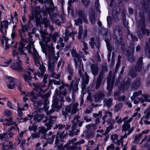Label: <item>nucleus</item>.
Wrapping results in <instances>:
<instances>
[{
	"label": "nucleus",
	"mask_w": 150,
	"mask_h": 150,
	"mask_svg": "<svg viewBox=\"0 0 150 150\" xmlns=\"http://www.w3.org/2000/svg\"><path fill=\"white\" fill-rule=\"evenodd\" d=\"M46 116L45 119L42 122L45 123V125L47 127L46 129L43 126H41L39 127L38 133L41 137V138L46 139L47 134L46 133L47 130L50 129L54 122L56 121V119L57 118L56 116H53L52 115H49L48 117Z\"/></svg>",
	"instance_id": "obj_1"
},
{
	"label": "nucleus",
	"mask_w": 150,
	"mask_h": 150,
	"mask_svg": "<svg viewBox=\"0 0 150 150\" xmlns=\"http://www.w3.org/2000/svg\"><path fill=\"white\" fill-rule=\"evenodd\" d=\"M140 19L139 21L142 23L140 28H138V30L137 31V35L138 38H142L143 37V35L145 34L146 32L147 35L149 36L150 32L149 29H145V23L144 16V14H142L139 15Z\"/></svg>",
	"instance_id": "obj_2"
},
{
	"label": "nucleus",
	"mask_w": 150,
	"mask_h": 150,
	"mask_svg": "<svg viewBox=\"0 0 150 150\" xmlns=\"http://www.w3.org/2000/svg\"><path fill=\"white\" fill-rule=\"evenodd\" d=\"M74 61L76 68H77L78 65V73L80 77L82 78V82L88 84L89 81V76L86 72H84L83 63H81V62L80 61L79 63L78 64L76 58L74 59Z\"/></svg>",
	"instance_id": "obj_3"
},
{
	"label": "nucleus",
	"mask_w": 150,
	"mask_h": 150,
	"mask_svg": "<svg viewBox=\"0 0 150 150\" xmlns=\"http://www.w3.org/2000/svg\"><path fill=\"white\" fill-rule=\"evenodd\" d=\"M33 86H34V89L39 94L42 99L44 100V105H46L48 104L49 101L48 100V98L50 96V93H47L46 94H42L45 91L42 89V88L45 86V85L34 83Z\"/></svg>",
	"instance_id": "obj_4"
},
{
	"label": "nucleus",
	"mask_w": 150,
	"mask_h": 150,
	"mask_svg": "<svg viewBox=\"0 0 150 150\" xmlns=\"http://www.w3.org/2000/svg\"><path fill=\"white\" fill-rule=\"evenodd\" d=\"M40 11L39 6L33 7L32 10V15L29 16L30 19V20H33L36 22V25L37 27L40 26L41 25L40 18Z\"/></svg>",
	"instance_id": "obj_5"
},
{
	"label": "nucleus",
	"mask_w": 150,
	"mask_h": 150,
	"mask_svg": "<svg viewBox=\"0 0 150 150\" xmlns=\"http://www.w3.org/2000/svg\"><path fill=\"white\" fill-rule=\"evenodd\" d=\"M108 71L107 66L104 64L102 66V69L97 77L95 83V88L98 89L100 87L104 79L105 73Z\"/></svg>",
	"instance_id": "obj_6"
},
{
	"label": "nucleus",
	"mask_w": 150,
	"mask_h": 150,
	"mask_svg": "<svg viewBox=\"0 0 150 150\" xmlns=\"http://www.w3.org/2000/svg\"><path fill=\"white\" fill-rule=\"evenodd\" d=\"M52 42L51 46L48 45L47 46L48 49H46L45 50V52H44L43 53L45 54L46 56H47L49 60L57 61L58 59L59 52H58L56 53L57 56H55L54 47L52 45Z\"/></svg>",
	"instance_id": "obj_7"
},
{
	"label": "nucleus",
	"mask_w": 150,
	"mask_h": 150,
	"mask_svg": "<svg viewBox=\"0 0 150 150\" xmlns=\"http://www.w3.org/2000/svg\"><path fill=\"white\" fill-rule=\"evenodd\" d=\"M78 104L76 103L74 104H71L66 106L65 108L62 109V114L64 116L65 118L67 117L69 115L68 113L71 112V114H75L76 112L77 107Z\"/></svg>",
	"instance_id": "obj_8"
},
{
	"label": "nucleus",
	"mask_w": 150,
	"mask_h": 150,
	"mask_svg": "<svg viewBox=\"0 0 150 150\" xmlns=\"http://www.w3.org/2000/svg\"><path fill=\"white\" fill-rule=\"evenodd\" d=\"M76 79L74 83V80H72L70 83L69 88L68 89L69 91H72V96L73 99H74L76 96L75 93L79 90L78 85L80 80V78H77L76 77H74Z\"/></svg>",
	"instance_id": "obj_9"
},
{
	"label": "nucleus",
	"mask_w": 150,
	"mask_h": 150,
	"mask_svg": "<svg viewBox=\"0 0 150 150\" xmlns=\"http://www.w3.org/2000/svg\"><path fill=\"white\" fill-rule=\"evenodd\" d=\"M33 52L32 53L33 57L34 59L35 64L36 66L39 67V69L40 71L42 74H44L46 71V69L45 66L42 64L41 65L40 64L39 60L40 57L36 50L33 49Z\"/></svg>",
	"instance_id": "obj_10"
},
{
	"label": "nucleus",
	"mask_w": 150,
	"mask_h": 150,
	"mask_svg": "<svg viewBox=\"0 0 150 150\" xmlns=\"http://www.w3.org/2000/svg\"><path fill=\"white\" fill-rule=\"evenodd\" d=\"M24 36L25 38L24 39H25V42L26 40H28L30 42L26 47V48L27 49L29 53H31L32 54V53L33 52V49H35V50H36L34 46V43L33 42L32 39L33 36L31 35L30 33H28V34H25Z\"/></svg>",
	"instance_id": "obj_11"
},
{
	"label": "nucleus",
	"mask_w": 150,
	"mask_h": 150,
	"mask_svg": "<svg viewBox=\"0 0 150 150\" xmlns=\"http://www.w3.org/2000/svg\"><path fill=\"white\" fill-rule=\"evenodd\" d=\"M34 69L28 66L25 70V72L23 75V77L25 82L30 83L32 79V75L34 74Z\"/></svg>",
	"instance_id": "obj_12"
},
{
	"label": "nucleus",
	"mask_w": 150,
	"mask_h": 150,
	"mask_svg": "<svg viewBox=\"0 0 150 150\" xmlns=\"http://www.w3.org/2000/svg\"><path fill=\"white\" fill-rule=\"evenodd\" d=\"M51 18L52 22L56 23L58 25H60L64 20L63 16L56 13H53L51 16Z\"/></svg>",
	"instance_id": "obj_13"
},
{
	"label": "nucleus",
	"mask_w": 150,
	"mask_h": 150,
	"mask_svg": "<svg viewBox=\"0 0 150 150\" xmlns=\"http://www.w3.org/2000/svg\"><path fill=\"white\" fill-rule=\"evenodd\" d=\"M83 27L82 25H79V32L78 35V38L80 42L84 41V40L87 36V31L86 29H85L83 33Z\"/></svg>",
	"instance_id": "obj_14"
},
{
	"label": "nucleus",
	"mask_w": 150,
	"mask_h": 150,
	"mask_svg": "<svg viewBox=\"0 0 150 150\" xmlns=\"http://www.w3.org/2000/svg\"><path fill=\"white\" fill-rule=\"evenodd\" d=\"M134 49L133 48L131 49V50H127V54L126 55L127 59L129 62L132 63L136 60L135 57L134 56Z\"/></svg>",
	"instance_id": "obj_15"
},
{
	"label": "nucleus",
	"mask_w": 150,
	"mask_h": 150,
	"mask_svg": "<svg viewBox=\"0 0 150 150\" xmlns=\"http://www.w3.org/2000/svg\"><path fill=\"white\" fill-rule=\"evenodd\" d=\"M114 35L117 39V36H122V28L120 24L115 25L113 29Z\"/></svg>",
	"instance_id": "obj_16"
},
{
	"label": "nucleus",
	"mask_w": 150,
	"mask_h": 150,
	"mask_svg": "<svg viewBox=\"0 0 150 150\" xmlns=\"http://www.w3.org/2000/svg\"><path fill=\"white\" fill-rule=\"evenodd\" d=\"M4 114L5 116L10 117L9 119H6V120L7 123L4 124L6 126H9L15 124V122L12 120V115L11 112L8 110H6L4 111Z\"/></svg>",
	"instance_id": "obj_17"
},
{
	"label": "nucleus",
	"mask_w": 150,
	"mask_h": 150,
	"mask_svg": "<svg viewBox=\"0 0 150 150\" xmlns=\"http://www.w3.org/2000/svg\"><path fill=\"white\" fill-rule=\"evenodd\" d=\"M143 58L142 57H140L136 62L134 69L137 72H140L143 67Z\"/></svg>",
	"instance_id": "obj_18"
},
{
	"label": "nucleus",
	"mask_w": 150,
	"mask_h": 150,
	"mask_svg": "<svg viewBox=\"0 0 150 150\" xmlns=\"http://www.w3.org/2000/svg\"><path fill=\"white\" fill-rule=\"evenodd\" d=\"M22 28L18 30V32L21 37V41H25V39L23 35H24L25 34V32L28 31V26L26 25H23L21 24Z\"/></svg>",
	"instance_id": "obj_19"
},
{
	"label": "nucleus",
	"mask_w": 150,
	"mask_h": 150,
	"mask_svg": "<svg viewBox=\"0 0 150 150\" xmlns=\"http://www.w3.org/2000/svg\"><path fill=\"white\" fill-rule=\"evenodd\" d=\"M105 96V92L104 91H99L95 94L94 96L95 102H99Z\"/></svg>",
	"instance_id": "obj_20"
},
{
	"label": "nucleus",
	"mask_w": 150,
	"mask_h": 150,
	"mask_svg": "<svg viewBox=\"0 0 150 150\" xmlns=\"http://www.w3.org/2000/svg\"><path fill=\"white\" fill-rule=\"evenodd\" d=\"M106 122L110 126L109 127H107L105 132L103 133V134L104 135H106L110 130L113 129V127L112 126L115 124V121L112 118H110L107 120Z\"/></svg>",
	"instance_id": "obj_21"
},
{
	"label": "nucleus",
	"mask_w": 150,
	"mask_h": 150,
	"mask_svg": "<svg viewBox=\"0 0 150 150\" xmlns=\"http://www.w3.org/2000/svg\"><path fill=\"white\" fill-rule=\"evenodd\" d=\"M9 24L8 21L6 20L3 21L1 23L0 31L3 34L6 33V30L8 28Z\"/></svg>",
	"instance_id": "obj_22"
},
{
	"label": "nucleus",
	"mask_w": 150,
	"mask_h": 150,
	"mask_svg": "<svg viewBox=\"0 0 150 150\" xmlns=\"http://www.w3.org/2000/svg\"><path fill=\"white\" fill-rule=\"evenodd\" d=\"M141 84V80L139 78H137L131 85V90H137L139 88Z\"/></svg>",
	"instance_id": "obj_23"
},
{
	"label": "nucleus",
	"mask_w": 150,
	"mask_h": 150,
	"mask_svg": "<svg viewBox=\"0 0 150 150\" xmlns=\"http://www.w3.org/2000/svg\"><path fill=\"white\" fill-rule=\"evenodd\" d=\"M90 69L91 72L94 76H97L98 74L99 70V67L98 65L91 64L90 65Z\"/></svg>",
	"instance_id": "obj_24"
},
{
	"label": "nucleus",
	"mask_w": 150,
	"mask_h": 150,
	"mask_svg": "<svg viewBox=\"0 0 150 150\" xmlns=\"http://www.w3.org/2000/svg\"><path fill=\"white\" fill-rule=\"evenodd\" d=\"M131 80L130 78H128L123 84L121 86V88L123 91H127L129 88L131 84Z\"/></svg>",
	"instance_id": "obj_25"
},
{
	"label": "nucleus",
	"mask_w": 150,
	"mask_h": 150,
	"mask_svg": "<svg viewBox=\"0 0 150 150\" xmlns=\"http://www.w3.org/2000/svg\"><path fill=\"white\" fill-rule=\"evenodd\" d=\"M22 62L21 61H17L16 62V64L12 63L11 65V67L13 69L20 71L23 69L22 66Z\"/></svg>",
	"instance_id": "obj_26"
},
{
	"label": "nucleus",
	"mask_w": 150,
	"mask_h": 150,
	"mask_svg": "<svg viewBox=\"0 0 150 150\" xmlns=\"http://www.w3.org/2000/svg\"><path fill=\"white\" fill-rule=\"evenodd\" d=\"M42 38V40L45 43H48L51 40V36L43 32H40Z\"/></svg>",
	"instance_id": "obj_27"
},
{
	"label": "nucleus",
	"mask_w": 150,
	"mask_h": 150,
	"mask_svg": "<svg viewBox=\"0 0 150 150\" xmlns=\"http://www.w3.org/2000/svg\"><path fill=\"white\" fill-rule=\"evenodd\" d=\"M79 18H81L83 21L86 24L88 23V20L87 19V15L83 11L79 10L77 12Z\"/></svg>",
	"instance_id": "obj_28"
},
{
	"label": "nucleus",
	"mask_w": 150,
	"mask_h": 150,
	"mask_svg": "<svg viewBox=\"0 0 150 150\" xmlns=\"http://www.w3.org/2000/svg\"><path fill=\"white\" fill-rule=\"evenodd\" d=\"M8 78L9 81L7 84V86L9 89H12L15 87V83L16 82V80L15 78L11 77H8Z\"/></svg>",
	"instance_id": "obj_29"
},
{
	"label": "nucleus",
	"mask_w": 150,
	"mask_h": 150,
	"mask_svg": "<svg viewBox=\"0 0 150 150\" xmlns=\"http://www.w3.org/2000/svg\"><path fill=\"white\" fill-rule=\"evenodd\" d=\"M67 71L68 74L67 79L68 80L71 81L72 79L74 72L72 67L69 64H68L67 66Z\"/></svg>",
	"instance_id": "obj_30"
},
{
	"label": "nucleus",
	"mask_w": 150,
	"mask_h": 150,
	"mask_svg": "<svg viewBox=\"0 0 150 150\" xmlns=\"http://www.w3.org/2000/svg\"><path fill=\"white\" fill-rule=\"evenodd\" d=\"M25 41H21L18 45L19 54L20 55H22L23 57L24 55L25 54H26L24 52L23 50V49L24 48L26 49V47H25Z\"/></svg>",
	"instance_id": "obj_31"
},
{
	"label": "nucleus",
	"mask_w": 150,
	"mask_h": 150,
	"mask_svg": "<svg viewBox=\"0 0 150 150\" xmlns=\"http://www.w3.org/2000/svg\"><path fill=\"white\" fill-rule=\"evenodd\" d=\"M89 43L92 49H93L94 48V45H95L96 47L98 49V50L99 49L100 46V42L99 41H98L97 42L95 43V39L94 38L92 37L90 39V41Z\"/></svg>",
	"instance_id": "obj_32"
},
{
	"label": "nucleus",
	"mask_w": 150,
	"mask_h": 150,
	"mask_svg": "<svg viewBox=\"0 0 150 150\" xmlns=\"http://www.w3.org/2000/svg\"><path fill=\"white\" fill-rule=\"evenodd\" d=\"M105 41L106 42L107 48L108 51V61L109 62L110 61L111 53L112 50V47L108 40H105Z\"/></svg>",
	"instance_id": "obj_33"
},
{
	"label": "nucleus",
	"mask_w": 150,
	"mask_h": 150,
	"mask_svg": "<svg viewBox=\"0 0 150 150\" xmlns=\"http://www.w3.org/2000/svg\"><path fill=\"white\" fill-rule=\"evenodd\" d=\"M113 99L112 98H105L103 100V106H106L108 108H110L113 104Z\"/></svg>",
	"instance_id": "obj_34"
},
{
	"label": "nucleus",
	"mask_w": 150,
	"mask_h": 150,
	"mask_svg": "<svg viewBox=\"0 0 150 150\" xmlns=\"http://www.w3.org/2000/svg\"><path fill=\"white\" fill-rule=\"evenodd\" d=\"M59 89L60 93V94L59 95V97L60 98L61 102H64V97L61 96V95H62L64 96H66L67 94V90L66 89L64 88H62L61 86L59 87Z\"/></svg>",
	"instance_id": "obj_35"
},
{
	"label": "nucleus",
	"mask_w": 150,
	"mask_h": 150,
	"mask_svg": "<svg viewBox=\"0 0 150 150\" xmlns=\"http://www.w3.org/2000/svg\"><path fill=\"white\" fill-rule=\"evenodd\" d=\"M52 60H49L48 63V71L50 73H53L54 72L55 62L56 61H53L52 62Z\"/></svg>",
	"instance_id": "obj_36"
},
{
	"label": "nucleus",
	"mask_w": 150,
	"mask_h": 150,
	"mask_svg": "<svg viewBox=\"0 0 150 150\" xmlns=\"http://www.w3.org/2000/svg\"><path fill=\"white\" fill-rule=\"evenodd\" d=\"M86 131L88 132H93L97 129L96 124H90L86 125Z\"/></svg>",
	"instance_id": "obj_37"
},
{
	"label": "nucleus",
	"mask_w": 150,
	"mask_h": 150,
	"mask_svg": "<svg viewBox=\"0 0 150 150\" xmlns=\"http://www.w3.org/2000/svg\"><path fill=\"white\" fill-rule=\"evenodd\" d=\"M35 115L34 116L33 119L36 122H39L42 120L44 117V115L43 114H37L35 113Z\"/></svg>",
	"instance_id": "obj_38"
},
{
	"label": "nucleus",
	"mask_w": 150,
	"mask_h": 150,
	"mask_svg": "<svg viewBox=\"0 0 150 150\" xmlns=\"http://www.w3.org/2000/svg\"><path fill=\"white\" fill-rule=\"evenodd\" d=\"M143 97L139 98L138 100L139 102L143 103L145 101L150 102V98L148 99L150 97V96L146 94L143 95H142Z\"/></svg>",
	"instance_id": "obj_39"
},
{
	"label": "nucleus",
	"mask_w": 150,
	"mask_h": 150,
	"mask_svg": "<svg viewBox=\"0 0 150 150\" xmlns=\"http://www.w3.org/2000/svg\"><path fill=\"white\" fill-rule=\"evenodd\" d=\"M30 125L28 127V130L30 131L36 132L38 129V126L35 123H33L31 121H30Z\"/></svg>",
	"instance_id": "obj_40"
},
{
	"label": "nucleus",
	"mask_w": 150,
	"mask_h": 150,
	"mask_svg": "<svg viewBox=\"0 0 150 150\" xmlns=\"http://www.w3.org/2000/svg\"><path fill=\"white\" fill-rule=\"evenodd\" d=\"M89 20L90 22L92 24H94L96 22L95 14L93 11L91 10L89 13Z\"/></svg>",
	"instance_id": "obj_41"
},
{
	"label": "nucleus",
	"mask_w": 150,
	"mask_h": 150,
	"mask_svg": "<svg viewBox=\"0 0 150 150\" xmlns=\"http://www.w3.org/2000/svg\"><path fill=\"white\" fill-rule=\"evenodd\" d=\"M44 3H45V7H46V4H49V6L50 8L51 9L52 11L54 10V4L52 2V0H45Z\"/></svg>",
	"instance_id": "obj_42"
},
{
	"label": "nucleus",
	"mask_w": 150,
	"mask_h": 150,
	"mask_svg": "<svg viewBox=\"0 0 150 150\" xmlns=\"http://www.w3.org/2000/svg\"><path fill=\"white\" fill-rule=\"evenodd\" d=\"M134 128V127H132L129 130L128 132L127 133H125L124 136H121L120 140L121 141V143L122 144H123L122 140L124 138H126L127 135H129L133 131Z\"/></svg>",
	"instance_id": "obj_43"
},
{
	"label": "nucleus",
	"mask_w": 150,
	"mask_h": 150,
	"mask_svg": "<svg viewBox=\"0 0 150 150\" xmlns=\"http://www.w3.org/2000/svg\"><path fill=\"white\" fill-rule=\"evenodd\" d=\"M124 123L122 126V131H128L130 129V125L126 122H124Z\"/></svg>",
	"instance_id": "obj_44"
},
{
	"label": "nucleus",
	"mask_w": 150,
	"mask_h": 150,
	"mask_svg": "<svg viewBox=\"0 0 150 150\" xmlns=\"http://www.w3.org/2000/svg\"><path fill=\"white\" fill-rule=\"evenodd\" d=\"M8 38H7L6 36L3 35L2 37L1 40V42L2 44L3 45L4 44V42H5V44H6V49H8Z\"/></svg>",
	"instance_id": "obj_45"
},
{
	"label": "nucleus",
	"mask_w": 150,
	"mask_h": 150,
	"mask_svg": "<svg viewBox=\"0 0 150 150\" xmlns=\"http://www.w3.org/2000/svg\"><path fill=\"white\" fill-rule=\"evenodd\" d=\"M144 50L146 56L150 58V47L147 43Z\"/></svg>",
	"instance_id": "obj_46"
},
{
	"label": "nucleus",
	"mask_w": 150,
	"mask_h": 150,
	"mask_svg": "<svg viewBox=\"0 0 150 150\" xmlns=\"http://www.w3.org/2000/svg\"><path fill=\"white\" fill-rule=\"evenodd\" d=\"M32 97L33 98L30 99V100L33 102L34 104H35L36 103L38 106L41 105L42 103H43V104H44V103H43L42 101H36L37 97L35 96L34 95L33 96H32Z\"/></svg>",
	"instance_id": "obj_47"
},
{
	"label": "nucleus",
	"mask_w": 150,
	"mask_h": 150,
	"mask_svg": "<svg viewBox=\"0 0 150 150\" xmlns=\"http://www.w3.org/2000/svg\"><path fill=\"white\" fill-rule=\"evenodd\" d=\"M142 92L141 90H139L135 92H134L132 96L131 97V99L132 100H133L137 96H139V95L142 94Z\"/></svg>",
	"instance_id": "obj_48"
},
{
	"label": "nucleus",
	"mask_w": 150,
	"mask_h": 150,
	"mask_svg": "<svg viewBox=\"0 0 150 150\" xmlns=\"http://www.w3.org/2000/svg\"><path fill=\"white\" fill-rule=\"evenodd\" d=\"M119 39L118 40V38L117 37V39L115 37L114 39L116 41L115 42V43L119 45H120L122 44L124 41L122 37V36H119Z\"/></svg>",
	"instance_id": "obj_49"
},
{
	"label": "nucleus",
	"mask_w": 150,
	"mask_h": 150,
	"mask_svg": "<svg viewBox=\"0 0 150 150\" xmlns=\"http://www.w3.org/2000/svg\"><path fill=\"white\" fill-rule=\"evenodd\" d=\"M53 83L54 85H60L61 82L59 80L57 81L55 79L50 80L49 82V85L50 86L52 85Z\"/></svg>",
	"instance_id": "obj_50"
},
{
	"label": "nucleus",
	"mask_w": 150,
	"mask_h": 150,
	"mask_svg": "<svg viewBox=\"0 0 150 150\" xmlns=\"http://www.w3.org/2000/svg\"><path fill=\"white\" fill-rule=\"evenodd\" d=\"M136 72L135 70L131 69L129 71V75L132 78H134L137 76Z\"/></svg>",
	"instance_id": "obj_51"
},
{
	"label": "nucleus",
	"mask_w": 150,
	"mask_h": 150,
	"mask_svg": "<svg viewBox=\"0 0 150 150\" xmlns=\"http://www.w3.org/2000/svg\"><path fill=\"white\" fill-rule=\"evenodd\" d=\"M19 52L16 51L15 50H14L12 52V55L14 57L16 58V60L17 61H19L20 60V57L18 56Z\"/></svg>",
	"instance_id": "obj_52"
},
{
	"label": "nucleus",
	"mask_w": 150,
	"mask_h": 150,
	"mask_svg": "<svg viewBox=\"0 0 150 150\" xmlns=\"http://www.w3.org/2000/svg\"><path fill=\"white\" fill-rule=\"evenodd\" d=\"M22 110H24L25 109H23V108H18V119L20 120H22V118L23 116V113L22 111Z\"/></svg>",
	"instance_id": "obj_53"
},
{
	"label": "nucleus",
	"mask_w": 150,
	"mask_h": 150,
	"mask_svg": "<svg viewBox=\"0 0 150 150\" xmlns=\"http://www.w3.org/2000/svg\"><path fill=\"white\" fill-rule=\"evenodd\" d=\"M83 43V47L82 48L83 51L86 54H89L88 52L87 51L88 50V47L87 46V44L84 41L82 42Z\"/></svg>",
	"instance_id": "obj_54"
},
{
	"label": "nucleus",
	"mask_w": 150,
	"mask_h": 150,
	"mask_svg": "<svg viewBox=\"0 0 150 150\" xmlns=\"http://www.w3.org/2000/svg\"><path fill=\"white\" fill-rule=\"evenodd\" d=\"M113 85L112 84H107V88L109 92L107 95L108 96H110L111 95V92L112 90Z\"/></svg>",
	"instance_id": "obj_55"
},
{
	"label": "nucleus",
	"mask_w": 150,
	"mask_h": 150,
	"mask_svg": "<svg viewBox=\"0 0 150 150\" xmlns=\"http://www.w3.org/2000/svg\"><path fill=\"white\" fill-rule=\"evenodd\" d=\"M123 106V104L122 103H119L117 104L114 106V110L117 112L119 111L122 108Z\"/></svg>",
	"instance_id": "obj_56"
},
{
	"label": "nucleus",
	"mask_w": 150,
	"mask_h": 150,
	"mask_svg": "<svg viewBox=\"0 0 150 150\" xmlns=\"http://www.w3.org/2000/svg\"><path fill=\"white\" fill-rule=\"evenodd\" d=\"M40 137L39 134H38V132L32 133L31 134V136L28 139V140H29L30 138L34 139L39 138Z\"/></svg>",
	"instance_id": "obj_57"
},
{
	"label": "nucleus",
	"mask_w": 150,
	"mask_h": 150,
	"mask_svg": "<svg viewBox=\"0 0 150 150\" xmlns=\"http://www.w3.org/2000/svg\"><path fill=\"white\" fill-rule=\"evenodd\" d=\"M42 22L44 24L45 27H47L50 25V22L48 19L45 18L43 19Z\"/></svg>",
	"instance_id": "obj_58"
},
{
	"label": "nucleus",
	"mask_w": 150,
	"mask_h": 150,
	"mask_svg": "<svg viewBox=\"0 0 150 150\" xmlns=\"http://www.w3.org/2000/svg\"><path fill=\"white\" fill-rule=\"evenodd\" d=\"M12 125H14V126L11 127L9 128L8 130V131L11 132H14L15 131H17V128H18L17 126V124L15 122V124H13Z\"/></svg>",
	"instance_id": "obj_59"
},
{
	"label": "nucleus",
	"mask_w": 150,
	"mask_h": 150,
	"mask_svg": "<svg viewBox=\"0 0 150 150\" xmlns=\"http://www.w3.org/2000/svg\"><path fill=\"white\" fill-rule=\"evenodd\" d=\"M35 94V93L33 91H32L30 93L28 92H25L24 91L22 92V94L25 95L26 96H33Z\"/></svg>",
	"instance_id": "obj_60"
},
{
	"label": "nucleus",
	"mask_w": 150,
	"mask_h": 150,
	"mask_svg": "<svg viewBox=\"0 0 150 150\" xmlns=\"http://www.w3.org/2000/svg\"><path fill=\"white\" fill-rule=\"evenodd\" d=\"M77 140L76 138H75L74 139L68 141L67 143L65 145L64 147L66 148H68V145L71 144H74V143L76 142Z\"/></svg>",
	"instance_id": "obj_61"
},
{
	"label": "nucleus",
	"mask_w": 150,
	"mask_h": 150,
	"mask_svg": "<svg viewBox=\"0 0 150 150\" xmlns=\"http://www.w3.org/2000/svg\"><path fill=\"white\" fill-rule=\"evenodd\" d=\"M144 113L145 114V116H143V117L142 118V119H149V118L150 115V110H146L144 111Z\"/></svg>",
	"instance_id": "obj_62"
},
{
	"label": "nucleus",
	"mask_w": 150,
	"mask_h": 150,
	"mask_svg": "<svg viewBox=\"0 0 150 150\" xmlns=\"http://www.w3.org/2000/svg\"><path fill=\"white\" fill-rule=\"evenodd\" d=\"M78 144H76V143L74 144L70 148L71 150H81V147L80 146H77Z\"/></svg>",
	"instance_id": "obj_63"
},
{
	"label": "nucleus",
	"mask_w": 150,
	"mask_h": 150,
	"mask_svg": "<svg viewBox=\"0 0 150 150\" xmlns=\"http://www.w3.org/2000/svg\"><path fill=\"white\" fill-rule=\"evenodd\" d=\"M75 24L76 26L81 25L82 24L83 21L80 18H78L77 19H76L75 21Z\"/></svg>",
	"instance_id": "obj_64"
}]
</instances>
